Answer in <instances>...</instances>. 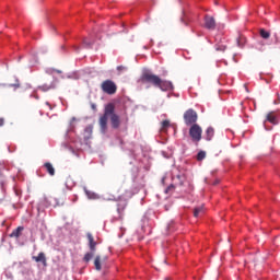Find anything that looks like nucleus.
I'll return each mask as SVG.
<instances>
[{"instance_id":"f704fd0d","label":"nucleus","mask_w":280,"mask_h":280,"mask_svg":"<svg viewBox=\"0 0 280 280\" xmlns=\"http://www.w3.org/2000/svg\"><path fill=\"white\" fill-rule=\"evenodd\" d=\"M165 280H170V278H165Z\"/></svg>"},{"instance_id":"6e6552de","label":"nucleus","mask_w":280,"mask_h":280,"mask_svg":"<svg viewBox=\"0 0 280 280\" xmlns=\"http://www.w3.org/2000/svg\"><path fill=\"white\" fill-rule=\"evenodd\" d=\"M98 124H100V128H101V132H106L107 128H108V116H101L100 117V120H98Z\"/></svg>"},{"instance_id":"c756f323","label":"nucleus","mask_w":280,"mask_h":280,"mask_svg":"<svg viewBox=\"0 0 280 280\" xmlns=\"http://www.w3.org/2000/svg\"><path fill=\"white\" fill-rule=\"evenodd\" d=\"M213 185H220V179L214 180Z\"/></svg>"},{"instance_id":"aec40b11","label":"nucleus","mask_w":280,"mask_h":280,"mask_svg":"<svg viewBox=\"0 0 280 280\" xmlns=\"http://www.w3.org/2000/svg\"><path fill=\"white\" fill-rule=\"evenodd\" d=\"M259 34H260L261 38H264L265 40H268V38H270V32H268L264 28H260Z\"/></svg>"},{"instance_id":"f8f14e48","label":"nucleus","mask_w":280,"mask_h":280,"mask_svg":"<svg viewBox=\"0 0 280 280\" xmlns=\"http://www.w3.org/2000/svg\"><path fill=\"white\" fill-rule=\"evenodd\" d=\"M267 121H269V124H273V126H277V124H279V119H277V113L270 112L267 114Z\"/></svg>"},{"instance_id":"ddd939ff","label":"nucleus","mask_w":280,"mask_h":280,"mask_svg":"<svg viewBox=\"0 0 280 280\" xmlns=\"http://www.w3.org/2000/svg\"><path fill=\"white\" fill-rule=\"evenodd\" d=\"M110 124H112V128H119L120 121H119V116L117 114H113L110 116Z\"/></svg>"},{"instance_id":"7c9ffc66","label":"nucleus","mask_w":280,"mask_h":280,"mask_svg":"<svg viewBox=\"0 0 280 280\" xmlns=\"http://www.w3.org/2000/svg\"><path fill=\"white\" fill-rule=\"evenodd\" d=\"M52 71H54L55 73H62L61 70H56V69H54Z\"/></svg>"},{"instance_id":"39448f33","label":"nucleus","mask_w":280,"mask_h":280,"mask_svg":"<svg viewBox=\"0 0 280 280\" xmlns=\"http://www.w3.org/2000/svg\"><path fill=\"white\" fill-rule=\"evenodd\" d=\"M203 27H206V30H210L211 32H213V30H215L217 27L215 18L211 15H206L203 20Z\"/></svg>"},{"instance_id":"cd10ccee","label":"nucleus","mask_w":280,"mask_h":280,"mask_svg":"<svg viewBox=\"0 0 280 280\" xmlns=\"http://www.w3.org/2000/svg\"><path fill=\"white\" fill-rule=\"evenodd\" d=\"M91 108H92V110H97V105H95V103H92Z\"/></svg>"},{"instance_id":"5701e85b","label":"nucleus","mask_w":280,"mask_h":280,"mask_svg":"<svg viewBox=\"0 0 280 280\" xmlns=\"http://www.w3.org/2000/svg\"><path fill=\"white\" fill-rule=\"evenodd\" d=\"M206 156H207V152L200 151V152L197 154V161H203V159H206Z\"/></svg>"},{"instance_id":"f3484780","label":"nucleus","mask_w":280,"mask_h":280,"mask_svg":"<svg viewBox=\"0 0 280 280\" xmlns=\"http://www.w3.org/2000/svg\"><path fill=\"white\" fill-rule=\"evenodd\" d=\"M202 213H205V206H199L194 209L195 218H199Z\"/></svg>"},{"instance_id":"72a5a7b5","label":"nucleus","mask_w":280,"mask_h":280,"mask_svg":"<svg viewBox=\"0 0 280 280\" xmlns=\"http://www.w3.org/2000/svg\"><path fill=\"white\" fill-rule=\"evenodd\" d=\"M278 103L280 104V101H279V102L275 101V103H273V104H278Z\"/></svg>"},{"instance_id":"0eeeda50","label":"nucleus","mask_w":280,"mask_h":280,"mask_svg":"<svg viewBox=\"0 0 280 280\" xmlns=\"http://www.w3.org/2000/svg\"><path fill=\"white\" fill-rule=\"evenodd\" d=\"M32 259L36 264H43V266L47 267V256H45V253L40 252L37 256H33Z\"/></svg>"},{"instance_id":"f257e3e1","label":"nucleus","mask_w":280,"mask_h":280,"mask_svg":"<svg viewBox=\"0 0 280 280\" xmlns=\"http://www.w3.org/2000/svg\"><path fill=\"white\" fill-rule=\"evenodd\" d=\"M142 81L147 84H152V86L160 89V91H174V84L171 81L162 80L159 75L150 72L142 74Z\"/></svg>"},{"instance_id":"b1692460","label":"nucleus","mask_w":280,"mask_h":280,"mask_svg":"<svg viewBox=\"0 0 280 280\" xmlns=\"http://www.w3.org/2000/svg\"><path fill=\"white\" fill-rule=\"evenodd\" d=\"M168 126H170V120H163L161 131L164 132V130H167Z\"/></svg>"},{"instance_id":"2f4dec72","label":"nucleus","mask_w":280,"mask_h":280,"mask_svg":"<svg viewBox=\"0 0 280 280\" xmlns=\"http://www.w3.org/2000/svg\"><path fill=\"white\" fill-rule=\"evenodd\" d=\"M3 124H4L3 118H0V127L3 126Z\"/></svg>"},{"instance_id":"a211bd4d","label":"nucleus","mask_w":280,"mask_h":280,"mask_svg":"<svg viewBox=\"0 0 280 280\" xmlns=\"http://www.w3.org/2000/svg\"><path fill=\"white\" fill-rule=\"evenodd\" d=\"M85 195L88 196L89 200H97V195L86 188H84Z\"/></svg>"},{"instance_id":"4be33fe9","label":"nucleus","mask_w":280,"mask_h":280,"mask_svg":"<svg viewBox=\"0 0 280 280\" xmlns=\"http://www.w3.org/2000/svg\"><path fill=\"white\" fill-rule=\"evenodd\" d=\"M83 45L86 49H91V47H93V42L90 39H83Z\"/></svg>"},{"instance_id":"bb28decb","label":"nucleus","mask_w":280,"mask_h":280,"mask_svg":"<svg viewBox=\"0 0 280 280\" xmlns=\"http://www.w3.org/2000/svg\"><path fill=\"white\" fill-rule=\"evenodd\" d=\"M127 67L126 66H118L117 67V71H127Z\"/></svg>"},{"instance_id":"412c9836","label":"nucleus","mask_w":280,"mask_h":280,"mask_svg":"<svg viewBox=\"0 0 280 280\" xmlns=\"http://www.w3.org/2000/svg\"><path fill=\"white\" fill-rule=\"evenodd\" d=\"M93 253H94V252L86 253V254L84 255L83 261H85L86 264H89V261H90L91 259H93V256H94Z\"/></svg>"},{"instance_id":"6ab92c4d","label":"nucleus","mask_w":280,"mask_h":280,"mask_svg":"<svg viewBox=\"0 0 280 280\" xmlns=\"http://www.w3.org/2000/svg\"><path fill=\"white\" fill-rule=\"evenodd\" d=\"M94 266L96 270H102V257L96 256L94 260Z\"/></svg>"},{"instance_id":"9d476101","label":"nucleus","mask_w":280,"mask_h":280,"mask_svg":"<svg viewBox=\"0 0 280 280\" xmlns=\"http://www.w3.org/2000/svg\"><path fill=\"white\" fill-rule=\"evenodd\" d=\"M86 237H88L90 250H91L92 253H95V248H96V246H97V242H95V238L93 237V234H91V233H88V234H86Z\"/></svg>"},{"instance_id":"9b49d317","label":"nucleus","mask_w":280,"mask_h":280,"mask_svg":"<svg viewBox=\"0 0 280 280\" xmlns=\"http://www.w3.org/2000/svg\"><path fill=\"white\" fill-rule=\"evenodd\" d=\"M54 89H56V81H52L50 84L45 83L38 86V90L43 91V93H47V91H51Z\"/></svg>"},{"instance_id":"c85d7f7f","label":"nucleus","mask_w":280,"mask_h":280,"mask_svg":"<svg viewBox=\"0 0 280 280\" xmlns=\"http://www.w3.org/2000/svg\"><path fill=\"white\" fill-rule=\"evenodd\" d=\"M276 45H279V43H280V40H279V37L278 36H276Z\"/></svg>"},{"instance_id":"a878e982","label":"nucleus","mask_w":280,"mask_h":280,"mask_svg":"<svg viewBox=\"0 0 280 280\" xmlns=\"http://www.w3.org/2000/svg\"><path fill=\"white\" fill-rule=\"evenodd\" d=\"M170 191H174V185H170V186L165 189V194H170Z\"/></svg>"},{"instance_id":"7ed1b4c3","label":"nucleus","mask_w":280,"mask_h":280,"mask_svg":"<svg viewBox=\"0 0 280 280\" xmlns=\"http://www.w3.org/2000/svg\"><path fill=\"white\" fill-rule=\"evenodd\" d=\"M103 93L107 95H115L117 93V84L113 80H105L101 84Z\"/></svg>"},{"instance_id":"393cba45","label":"nucleus","mask_w":280,"mask_h":280,"mask_svg":"<svg viewBox=\"0 0 280 280\" xmlns=\"http://www.w3.org/2000/svg\"><path fill=\"white\" fill-rule=\"evenodd\" d=\"M215 49H217V51H226V46L225 45H217L215 46Z\"/></svg>"},{"instance_id":"1a4fd4ad","label":"nucleus","mask_w":280,"mask_h":280,"mask_svg":"<svg viewBox=\"0 0 280 280\" xmlns=\"http://www.w3.org/2000/svg\"><path fill=\"white\" fill-rule=\"evenodd\" d=\"M105 117H113L115 115V105L113 103H109L105 106V110L103 114Z\"/></svg>"},{"instance_id":"20e7f679","label":"nucleus","mask_w":280,"mask_h":280,"mask_svg":"<svg viewBox=\"0 0 280 280\" xmlns=\"http://www.w3.org/2000/svg\"><path fill=\"white\" fill-rule=\"evenodd\" d=\"M184 121L186 126H194L198 121V113L194 109H188L184 113Z\"/></svg>"},{"instance_id":"4468645a","label":"nucleus","mask_w":280,"mask_h":280,"mask_svg":"<svg viewBox=\"0 0 280 280\" xmlns=\"http://www.w3.org/2000/svg\"><path fill=\"white\" fill-rule=\"evenodd\" d=\"M23 231H24V228L19 226L18 229L12 231V233L9 235V237H15L16 240H19V237H21V234L23 233Z\"/></svg>"},{"instance_id":"473e14b6","label":"nucleus","mask_w":280,"mask_h":280,"mask_svg":"<svg viewBox=\"0 0 280 280\" xmlns=\"http://www.w3.org/2000/svg\"><path fill=\"white\" fill-rule=\"evenodd\" d=\"M15 89H19L21 86L19 83L14 84Z\"/></svg>"},{"instance_id":"dca6fc26","label":"nucleus","mask_w":280,"mask_h":280,"mask_svg":"<svg viewBox=\"0 0 280 280\" xmlns=\"http://www.w3.org/2000/svg\"><path fill=\"white\" fill-rule=\"evenodd\" d=\"M215 135V129H213V127H209L207 130H206V139L208 141H211V139H213Z\"/></svg>"},{"instance_id":"2eb2a0df","label":"nucleus","mask_w":280,"mask_h":280,"mask_svg":"<svg viewBox=\"0 0 280 280\" xmlns=\"http://www.w3.org/2000/svg\"><path fill=\"white\" fill-rule=\"evenodd\" d=\"M44 167L46 168V172H48V174H49L50 176H55V175H56V168H54V165H52L51 163L46 162V163L44 164Z\"/></svg>"},{"instance_id":"423d86ee","label":"nucleus","mask_w":280,"mask_h":280,"mask_svg":"<svg viewBox=\"0 0 280 280\" xmlns=\"http://www.w3.org/2000/svg\"><path fill=\"white\" fill-rule=\"evenodd\" d=\"M126 207H128V202L126 201H120L117 205V213L118 217H115V220H124V211H126Z\"/></svg>"},{"instance_id":"f03ea898","label":"nucleus","mask_w":280,"mask_h":280,"mask_svg":"<svg viewBox=\"0 0 280 280\" xmlns=\"http://www.w3.org/2000/svg\"><path fill=\"white\" fill-rule=\"evenodd\" d=\"M189 137L192 143L198 145V143L202 141V127H200L198 124L191 125L189 128Z\"/></svg>"}]
</instances>
